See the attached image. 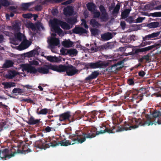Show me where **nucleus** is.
Wrapping results in <instances>:
<instances>
[{
    "label": "nucleus",
    "instance_id": "obj_41",
    "mask_svg": "<svg viewBox=\"0 0 161 161\" xmlns=\"http://www.w3.org/2000/svg\"><path fill=\"white\" fill-rule=\"evenodd\" d=\"M134 35L130 36L128 37L122 38L121 40V42H122L129 43L131 42L132 40V36H134Z\"/></svg>",
    "mask_w": 161,
    "mask_h": 161
},
{
    "label": "nucleus",
    "instance_id": "obj_26",
    "mask_svg": "<svg viewBox=\"0 0 161 161\" xmlns=\"http://www.w3.org/2000/svg\"><path fill=\"white\" fill-rule=\"evenodd\" d=\"M47 59L51 62H58L61 61L60 57H57L55 56H48L47 57Z\"/></svg>",
    "mask_w": 161,
    "mask_h": 161
},
{
    "label": "nucleus",
    "instance_id": "obj_43",
    "mask_svg": "<svg viewBox=\"0 0 161 161\" xmlns=\"http://www.w3.org/2000/svg\"><path fill=\"white\" fill-rule=\"evenodd\" d=\"M12 29L16 31H19L20 29V26L18 23L15 22V24L12 25Z\"/></svg>",
    "mask_w": 161,
    "mask_h": 161
},
{
    "label": "nucleus",
    "instance_id": "obj_48",
    "mask_svg": "<svg viewBox=\"0 0 161 161\" xmlns=\"http://www.w3.org/2000/svg\"><path fill=\"white\" fill-rule=\"evenodd\" d=\"M0 3L1 6H8L9 5V2L7 0H1Z\"/></svg>",
    "mask_w": 161,
    "mask_h": 161
},
{
    "label": "nucleus",
    "instance_id": "obj_47",
    "mask_svg": "<svg viewBox=\"0 0 161 161\" xmlns=\"http://www.w3.org/2000/svg\"><path fill=\"white\" fill-rule=\"evenodd\" d=\"M15 36L17 39L19 41H21L23 37H24V35L20 32L17 33Z\"/></svg>",
    "mask_w": 161,
    "mask_h": 161
},
{
    "label": "nucleus",
    "instance_id": "obj_57",
    "mask_svg": "<svg viewBox=\"0 0 161 161\" xmlns=\"http://www.w3.org/2000/svg\"><path fill=\"white\" fill-rule=\"evenodd\" d=\"M100 15V13L99 11H96L94 12V18H98Z\"/></svg>",
    "mask_w": 161,
    "mask_h": 161
},
{
    "label": "nucleus",
    "instance_id": "obj_5",
    "mask_svg": "<svg viewBox=\"0 0 161 161\" xmlns=\"http://www.w3.org/2000/svg\"><path fill=\"white\" fill-rule=\"evenodd\" d=\"M49 69L58 72V65H53L51 64L45 65L43 67H38V72L41 74H47L49 72Z\"/></svg>",
    "mask_w": 161,
    "mask_h": 161
},
{
    "label": "nucleus",
    "instance_id": "obj_53",
    "mask_svg": "<svg viewBox=\"0 0 161 161\" xmlns=\"http://www.w3.org/2000/svg\"><path fill=\"white\" fill-rule=\"evenodd\" d=\"M33 16V14H31L28 13L26 14H23V17L25 18L30 19Z\"/></svg>",
    "mask_w": 161,
    "mask_h": 161
},
{
    "label": "nucleus",
    "instance_id": "obj_7",
    "mask_svg": "<svg viewBox=\"0 0 161 161\" xmlns=\"http://www.w3.org/2000/svg\"><path fill=\"white\" fill-rule=\"evenodd\" d=\"M52 141V139L50 138H47L46 141H37L36 142L35 144V146L37 148L44 149H46L47 148H48L52 146L49 145V143H50Z\"/></svg>",
    "mask_w": 161,
    "mask_h": 161
},
{
    "label": "nucleus",
    "instance_id": "obj_22",
    "mask_svg": "<svg viewBox=\"0 0 161 161\" xmlns=\"http://www.w3.org/2000/svg\"><path fill=\"white\" fill-rule=\"evenodd\" d=\"M74 9L71 6H68L64 9V14L66 16L72 15Z\"/></svg>",
    "mask_w": 161,
    "mask_h": 161
},
{
    "label": "nucleus",
    "instance_id": "obj_36",
    "mask_svg": "<svg viewBox=\"0 0 161 161\" xmlns=\"http://www.w3.org/2000/svg\"><path fill=\"white\" fill-rule=\"evenodd\" d=\"M73 43L70 41H64L62 42V45L65 47H72Z\"/></svg>",
    "mask_w": 161,
    "mask_h": 161
},
{
    "label": "nucleus",
    "instance_id": "obj_42",
    "mask_svg": "<svg viewBox=\"0 0 161 161\" xmlns=\"http://www.w3.org/2000/svg\"><path fill=\"white\" fill-rule=\"evenodd\" d=\"M32 3H22L21 4V8L24 10H27L28 8L31 5Z\"/></svg>",
    "mask_w": 161,
    "mask_h": 161
},
{
    "label": "nucleus",
    "instance_id": "obj_1",
    "mask_svg": "<svg viewBox=\"0 0 161 161\" xmlns=\"http://www.w3.org/2000/svg\"><path fill=\"white\" fill-rule=\"evenodd\" d=\"M152 117L148 114H146V120L142 121L141 119H137L133 118L129 122L130 125L126 122H125L124 125L121 127L119 126L116 131L119 132L124 130H131L132 129L138 127L139 125L149 126L157 124H161V113L158 111H154L151 115Z\"/></svg>",
    "mask_w": 161,
    "mask_h": 161
},
{
    "label": "nucleus",
    "instance_id": "obj_38",
    "mask_svg": "<svg viewBox=\"0 0 161 161\" xmlns=\"http://www.w3.org/2000/svg\"><path fill=\"white\" fill-rule=\"evenodd\" d=\"M2 84L4 85V88L5 89H7L8 88H10L11 87L15 86V84L14 82H3L2 83Z\"/></svg>",
    "mask_w": 161,
    "mask_h": 161
},
{
    "label": "nucleus",
    "instance_id": "obj_49",
    "mask_svg": "<svg viewBox=\"0 0 161 161\" xmlns=\"http://www.w3.org/2000/svg\"><path fill=\"white\" fill-rule=\"evenodd\" d=\"M150 15L152 17H161V12L151 13Z\"/></svg>",
    "mask_w": 161,
    "mask_h": 161
},
{
    "label": "nucleus",
    "instance_id": "obj_30",
    "mask_svg": "<svg viewBox=\"0 0 161 161\" xmlns=\"http://www.w3.org/2000/svg\"><path fill=\"white\" fill-rule=\"evenodd\" d=\"M77 53L78 51L75 49H70L67 50V53L72 57L76 56Z\"/></svg>",
    "mask_w": 161,
    "mask_h": 161
},
{
    "label": "nucleus",
    "instance_id": "obj_44",
    "mask_svg": "<svg viewBox=\"0 0 161 161\" xmlns=\"http://www.w3.org/2000/svg\"><path fill=\"white\" fill-rule=\"evenodd\" d=\"M159 34L160 32L158 31L155 32H153L151 34H149V35L151 40H152L157 37L159 35Z\"/></svg>",
    "mask_w": 161,
    "mask_h": 161
},
{
    "label": "nucleus",
    "instance_id": "obj_39",
    "mask_svg": "<svg viewBox=\"0 0 161 161\" xmlns=\"http://www.w3.org/2000/svg\"><path fill=\"white\" fill-rule=\"evenodd\" d=\"M130 10L129 9H126L121 13V17L123 19H125L127 18L129 14Z\"/></svg>",
    "mask_w": 161,
    "mask_h": 161
},
{
    "label": "nucleus",
    "instance_id": "obj_25",
    "mask_svg": "<svg viewBox=\"0 0 161 161\" xmlns=\"http://www.w3.org/2000/svg\"><path fill=\"white\" fill-rule=\"evenodd\" d=\"M18 74L17 73L15 70H10L8 73L6 75V77L8 79H12Z\"/></svg>",
    "mask_w": 161,
    "mask_h": 161
},
{
    "label": "nucleus",
    "instance_id": "obj_15",
    "mask_svg": "<svg viewBox=\"0 0 161 161\" xmlns=\"http://www.w3.org/2000/svg\"><path fill=\"white\" fill-rule=\"evenodd\" d=\"M23 68L28 72L30 73L31 74H37V75L38 68L36 69L35 67L32 66L31 65H23Z\"/></svg>",
    "mask_w": 161,
    "mask_h": 161
},
{
    "label": "nucleus",
    "instance_id": "obj_51",
    "mask_svg": "<svg viewBox=\"0 0 161 161\" xmlns=\"http://www.w3.org/2000/svg\"><path fill=\"white\" fill-rule=\"evenodd\" d=\"M91 34L94 36H96L98 34V30L97 29H92L91 31Z\"/></svg>",
    "mask_w": 161,
    "mask_h": 161
},
{
    "label": "nucleus",
    "instance_id": "obj_56",
    "mask_svg": "<svg viewBox=\"0 0 161 161\" xmlns=\"http://www.w3.org/2000/svg\"><path fill=\"white\" fill-rule=\"evenodd\" d=\"M143 41H145L147 40H151L150 36L148 35L142 37Z\"/></svg>",
    "mask_w": 161,
    "mask_h": 161
},
{
    "label": "nucleus",
    "instance_id": "obj_32",
    "mask_svg": "<svg viewBox=\"0 0 161 161\" xmlns=\"http://www.w3.org/2000/svg\"><path fill=\"white\" fill-rule=\"evenodd\" d=\"M61 28L64 30H69L71 27L70 25L65 22L61 20L60 25Z\"/></svg>",
    "mask_w": 161,
    "mask_h": 161
},
{
    "label": "nucleus",
    "instance_id": "obj_18",
    "mask_svg": "<svg viewBox=\"0 0 161 161\" xmlns=\"http://www.w3.org/2000/svg\"><path fill=\"white\" fill-rule=\"evenodd\" d=\"M159 3L158 1L154 0L152 2L145 5L144 7V9L145 10H153L154 9V6L158 4Z\"/></svg>",
    "mask_w": 161,
    "mask_h": 161
},
{
    "label": "nucleus",
    "instance_id": "obj_21",
    "mask_svg": "<svg viewBox=\"0 0 161 161\" xmlns=\"http://www.w3.org/2000/svg\"><path fill=\"white\" fill-rule=\"evenodd\" d=\"M73 32L74 33L76 34H87L88 31L85 29L81 27H75L73 30Z\"/></svg>",
    "mask_w": 161,
    "mask_h": 161
},
{
    "label": "nucleus",
    "instance_id": "obj_24",
    "mask_svg": "<svg viewBox=\"0 0 161 161\" xmlns=\"http://www.w3.org/2000/svg\"><path fill=\"white\" fill-rule=\"evenodd\" d=\"M113 37L112 33L109 32H107L101 35L102 39L105 41H108L112 38Z\"/></svg>",
    "mask_w": 161,
    "mask_h": 161
},
{
    "label": "nucleus",
    "instance_id": "obj_4",
    "mask_svg": "<svg viewBox=\"0 0 161 161\" xmlns=\"http://www.w3.org/2000/svg\"><path fill=\"white\" fill-rule=\"evenodd\" d=\"M66 72V75L69 76H73L78 72V70L72 65H66L60 64L58 65V72L61 73Z\"/></svg>",
    "mask_w": 161,
    "mask_h": 161
},
{
    "label": "nucleus",
    "instance_id": "obj_13",
    "mask_svg": "<svg viewBox=\"0 0 161 161\" xmlns=\"http://www.w3.org/2000/svg\"><path fill=\"white\" fill-rule=\"evenodd\" d=\"M125 61V59H124L121 61H117L116 63L115 62L114 64L111 65L110 70L112 71L119 70L124 67V66L122 64L124 63Z\"/></svg>",
    "mask_w": 161,
    "mask_h": 161
},
{
    "label": "nucleus",
    "instance_id": "obj_20",
    "mask_svg": "<svg viewBox=\"0 0 161 161\" xmlns=\"http://www.w3.org/2000/svg\"><path fill=\"white\" fill-rule=\"evenodd\" d=\"M60 42L58 39L56 38H53L50 40L49 45L50 47L52 49H53L54 48L55 46H58Z\"/></svg>",
    "mask_w": 161,
    "mask_h": 161
},
{
    "label": "nucleus",
    "instance_id": "obj_28",
    "mask_svg": "<svg viewBox=\"0 0 161 161\" xmlns=\"http://www.w3.org/2000/svg\"><path fill=\"white\" fill-rule=\"evenodd\" d=\"M86 7L89 11L92 12L95 10L97 6L94 3L89 2L86 4Z\"/></svg>",
    "mask_w": 161,
    "mask_h": 161
},
{
    "label": "nucleus",
    "instance_id": "obj_52",
    "mask_svg": "<svg viewBox=\"0 0 161 161\" xmlns=\"http://www.w3.org/2000/svg\"><path fill=\"white\" fill-rule=\"evenodd\" d=\"M126 21L129 22L130 24L131 23L134 22V20L132 16H130L128 18H127L125 19Z\"/></svg>",
    "mask_w": 161,
    "mask_h": 161
},
{
    "label": "nucleus",
    "instance_id": "obj_34",
    "mask_svg": "<svg viewBox=\"0 0 161 161\" xmlns=\"http://www.w3.org/2000/svg\"><path fill=\"white\" fill-rule=\"evenodd\" d=\"M150 56L149 54L143 56L142 57L139 59L138 61L142 63L144 60H145L146 62H149L150 61Z\"/></svg>",
    "mask_w": 161,
    "mask_h": 161
},
{
    "label": "nucleus",
    "instance_id": "obj_33",
    "mask_svg": "<svg viewBox=\"0 0 161 161\" xmlns=\"http://www.w3.org/2000/svg\"><path fill=\"white\" fill-rule=\"evenodd\" d=\"M39 109V108H38L37 110V113L38 114L46 115L47 113L49 114V112L50 109L47 108H44L41 109L38 112V111Z\"/></svg>",
    "mask_w": 161,
    "mask_h": 161
},
{
    "label": "nucleus",
    "instance_id": "obj_3",
    "mask_svg": "<svg viewBox=\"0 0 161 161\" xmlns=\"http://www.w3.org/2000/svg\"><path fill=\"white\" fill-rule=\"evenodd\" d=\"M69 111H67L59 114L58 116L59 117V120L60 121H64L68 120L69 123L74 121L76 119H81L83 116L80 110L76 111L73 115L70 114Z\"/></svg>",
    "mask_w": 161,
    "mask_h": 161
},
{
    "label": "nucleus",
    "instance_id": "obj_59",
    "mask_svg": "<svg viewBox=\"0 0 161 161\" xmlns=\"http://www.w3.org/2000/svg\"><path fill=\"white\" fill-rule=\"evenodd\" d=\"M26 54V56L29 57H32L34 56L33 52L32 50L27 53Z\"/></svg>",
    "mask_w": 161,
    "mask_h": 161
},
{
    "label": "nucleus",
    "instance_id": "obj_61",
    "mask_svg": "<svg viewBox=\"0 0 161 161\" xmlns=\"http://www.w3.org/2000/svg\"><path fill=\"white\" fill-rule=\"evenodd\" d=\"M121 28L122 29H124L125 28L126 24L125 21H121L120 24Z\"/></svg>",
    "mask_w": 161,
    "mask_h": 161
},
{
    "label": "nucleus",
    "instance_id": "obj_46",
    "mask_svg": "<svg viewBox=\"0 0 161 161\" xmlns=\"http://www.w3.org/2000/svg\"><path fill=\"white\" fill-rule=\"evenodd\" d=\"M13 93H18L19 94H21L23 92V90L19 88H14L12 91Z\"/></svg>",
    "mask_w": 161,
    "mask_h": 161
},
{
    "label": "nucleus",
    "instance_id": "obj_10",
    "mask_svg": "<svg viewBox=\"0 0 161 161\" xmlns=\"http://www.w3.org/2000/svg\"><path fill=\"white\" fill-rule=\"evenodd\" d=\"M73 142H74L72 143L69 140H66L65 139L60 142L58 141V142H57L56 140H54L52 139V142H51L49 143V145L52 146V147H53L59 146V144L61 146H67L71 144L73 145L72 144L74 143V142L73 141Z\"/></svg>",
    "mask_w": 161,
    "mask_h": 161
},
{
    "label": "nucleus",
    "instance_id": "obj_55",
    "mask_svg": "<svg viewBox=\"0 0 161 161\" xmlns=\"http://www.w3.org/2000/svg\"><path fill=\"white\" fill-rule=\"evenodd\" d=\"M134 79L132 78L129 79L127 80L128 84L130 85H134Z\"/></svg>",
    "mask_w": 161,
    "mask_h": 161
},
{
    "label": "nucleus",
    "instance_id": "obj_9",
    "mask_svg": "<svg viewBox=\"0 0 161 161\" xmlns=\"http://www.w3.org/2000/svg\"><path fill=\"white\" fill-rule=\"evenodd\" d=\"M1 153L3 154V157H1V158L3 159L6 160V158H11L14 156L17 153H25L23 149H18L16 152H14L13 153H11L10 154H8L9 150L7 148H5L3 150H1Z\"/></svg>",
    "mask_w": 161,
    "mask_h": 161
},
{
    "label": "nucleus",
    "instance_id": "obj_35",
    "mask_svg": "<svg viewBox=\"0 0 161 161\" xmlns=\"http://www.w3.org/2000/svg\"><path fill=\"white\" fill-rule=\"evenodd\" d=\"M14 64L13 62L10 60H6L5 63L3 65V67L4 68H8L13 66Z\"/></svg>",
    "mask_w": 161,
    "mask_h": 161
},
{
    "label": "nucleus",
    "instance_id": "obj_23",
    "mask_svg": "<svg viewBox=\"0 0 161 161\" xmlns=\"http://www.w3.org/2000/svg\"><path fill=\"white\" fill-rule=\"evenodd\" d=\"M40 119H35L32 116H31L27 122L29 125H34L38 124L40 122Z\"/></svg>",
    "mask_w": 161,
    "mask_h": 161
},
{
    "label": "nucleus",
    "instance_id": "obj_31",
    "mask_svg": "<svg viewBox=\"0 0 161 161\" xmlns=\"http://www.w3.org/2000/svg\"><path fill=\"white\" fill-rule=\"evenodd\" d=\"M161 25V23L157 21L151 22L148 25V26L151 28H157Z\"/></svg>",
    "mask_w": 161,
    "mask_h": 161
},
{
    "label": "nucleus",
    "instance_id": "obj_40",
    "mask_svg": "<svg viewBox=\"0 0 161 161\" xmlns=\"http://www.w3.org/2000/svg\"><path fill=\"white\" fill-rule=\"evenodd\" d=\"M67 22L71 25H74L77 21L76 18L75 17H71L68 18L66 20Z\"/></svg>",
    "mask_w": 161,
    "mask_h": 161
},
{
    "label": "nucleus",
    "instance_id": "obj_19",
    "mask_svg": "<svg viewBox=\"0 0 161 161\" xmlns=\"http://www.w3.org/2000/svg\"><path fill=\"white\" fill-rule=\"evenodd\" d=\"M144 88H142L139 90L136 89L133 91V99H139L141 100L142 99L143 95L142 94H139L140 93V90H142Z\"/></svg>",
    "mask_w": 161,
    "mask_h": 161
},
{
    "label": "nucleus",
    "instance_id": "obj_12",
    "mask_svg": "<svg viewBox=\"0 0 161 161\" xmlns=\"http://www.w3.org/2000/svg\"><path fill=\"white\" fill-rule=\"evenodd\" d=\"M108 125H106L104 123L102 124L100 126V130L99 131H96V135H98L100 134H103L106 132L108 133H113L114 132V128L113 129L111 128L109 129Z\"/></svg>",
    "mask_w": 161,
    "mask_h": 161
},
{
    "label": "nucleus",
    "instance_id": "obj_8",
    "mask_svg": "<svg viewBox=\"0 0 161 161\" xmlns=\"http://www.w3.org/2000/svg\"><path fill=\"white\" fill-rule=\"evenodd\" d=\"M107 65V63H105L101 60H98L95 63H86L85 66L87 69H95L102 68V67H105Z\"/></svg>",
    "mask_w": 161,
    "mask_h": 161
},
{
    "label": "nucleus",
    "instance_id": "obj_11",
    "mask_svg": "<svg viewBox=\"0 0 161 161\" xmlns=\"http://www.w3.org/2000/svg\"><path fill=\"white\" fill-rule=\"evenodd\" d=\"M156 45H153L147 47H144L141 48H138L137 49H132L131 52L129 53V55H134L135 54H138L140 52H144L152 50L155 47Z\"/></svg>",
    "mask_w": 161,
    "mask_h": 161
},
{
    "label": "nucleus",
    "instance_id": "obj_37",
    "mask_svg": "<svg viewBox=\"0 0 161 161\" xmlns=\"http://www.w3.org/2000/svg\"><path fill=\"white\" fill-rule=\"evenodd\" d=\"M30 146V145L28 143H26L22 146V149L25 153H28L32 151L31 149L29 148Z\"/></svg>",
    "mask_w": 161,
    "mask_h": 161
},
{
    "label": "nucleus",
    "instance_id": "obj_17",
    "mask_svg": "<svg viewBox=\"0 0 161 161\" xmlns=\"http://www.w3.org/2000/svg\"><path fill=\"white\" fill-rule=\"evenodd\" d=\"M31 44V42L29 41L26 39H24L21 43L19 46V48L20 50H21L25 49L28 47Z\"/></svg>",
    "mask_w": 161,
    "mask_h": 161
},
{
    "label": "nucleus",
    "instance_id": "obj_2",
    "mask_svg": "<svg viewBox=\"0 0 161 161\" xmlns=\"http://www.w3.org/2000/svg\"><path fill=\"white\" fill-rule=\"evenodd\" d=\"M97 128L92 127L88 128L86 132H83L81 131L77 130L75 134L69 135V138L74 142L72 144L75 143H82L84 142L86 138H92L96 135Z\"/></svg>",
    "mask_w": 161,
    "mask_h": 161
},
{
    "label": "nucleus",
    "instance_id": "obj_63",
    "mask_svg": "<svg viewBox=\"0 0 161 161\" xmlns=\"http://www.w3.org/2000/svg\"><path fill=\"white\" fill-rule=\"evenodd\" d=\"M145 74L146 73L142 70L140 71L138 73L139 75L142 77H143Z\"/></svg>",
    "mask_w": 161,
    "mask_h": 161
},
{
    "label": "nucleus",
    "instance_id": "obj_62",
    "mask_svg": "<svg viewBox=\"0 0 161 161\" xmlns=\"http://www.w3.org/2000/svg\"><path fill=\"white\" fill-rule=\"evenodd\" d=\"M143 19H144L142 18L139 17L136 19V23L142 22Z\"/></svg>",
    "mask_w": 161,
    "mask_h": 161
},
{
    "label": "nucleus",
    "instance_id": "obj_60",
    "mask_svg": "<svg viewBox=\"0 0 161 161\" xmlns=\"http://www.w3.org/2000/svg\"><path fill=\"white\" fill-rule=\"evenodd\" d=\"M42 9V7L41 5H37L35 7V10L36 11H41Z\"/></svg>",
    "mask_w": 161,
    "mask_h": 161
},
{
    "label": "nucleus",
    "instance_id": "obj_14",
    "mask_svg": "<svg viewBox=\"0 0 161 161\" xmlns=\"http://www.w3.org/2000/svg\"><path fill=\"white\" fill-rule=\"evenodd\" d=\"M99 8L101 13V15L100 17L101 21H106L108 19V14L107 11L103 5H101L99 7Z\"/></svg>",
    "mask_w": 161,
    "mask_h": 161
},
{
    "label": "nucleus",
    "instance_id": "obj_27",
    "mask_svg": "<svg viewBox=\"0 0 161 161\" xmlns=\"http://www.w3.org/2000/svg\"><path fill=\"white\" fill-rule=\"evenodd\" d=\"M91 48L90 50L92 52L94 53L97 52L99 49L100 50V46H97L96 42L90 44Z\"/></svg>",
    "mask_w": 161,
    "mask_h": 161
},
{
    "label": "nucleus",
    "instance_id": "obj_29",
    "mask_svg": "<svg viewBox=\"0 0 161 161\" xmlns=\"http://www.w3.org/2000/svg\"><path fill=\"white\" fill-rule=\"evenodd\" d=\"M120 8V5L119 3H117L114 7L112 13V15L114 17H116L118 13Z\"/></svg>",
    "mask_w": 161,
    "mask_h": 161
},
{
    "label": "nucleus",
    "instance_id": "obj_16",
    "mask_svg": "<svg viewBox=\"0 0 161 161\" xmlns=\"http://www.w3.org/2000/svg\"><path fill=\"white\" fill-rule=\"evenodd\" d=\"M99 74V71H94L92 72L90 75L85 79L84 80V82L86 83L90 82L92 80L96 79Z\"/></svg>",
    "mask_w": 161,
    "mask_h": 161
},
{
    "label": "nucleus",
    "instance_id": "obj_50",
    "mask_svg": "<svg viewBox=\"0 0 161 161\" xmlns=\"http://www.w3.org/2000/svg\"><path fill=\"white\" fill-rule=\"evenodd\" d=\"M53 129V127H50L49 126H47L45 128L44 130L46 132H49L51 131H54Z\"/></svg>",
    "mask_w": 161,
    "mask_h": 161
},
{
    "label": "nucleus",
    "instance_id": "obj_64",
    "mask_svg": "<svg viewBox=\"0 0 161 161\" xmlns=\"http://www.w3.org/2000/svg\"><path fill=\"white\" fill-rule=\"evenodd\" d=\"M31 65H37L39 64L38 62L36 60H33L30 62Z\"/></svg>",
    "mask_w": 161,
    "mask_h": 161
},
{
    "label": "nucleus",
    "instance_id": "obj_58",
    "mask_svg": "<svg viewBox=\"0 0 161 161\" xmlns=\"http://www.w3.org/2000/svg\"><path fill=\"white\" fill-rule=\"evenodd\" d=\"M73 2L72 0H68L66 1L65 2H64L62 3V4L64 5H68L72 3Z\"/></svg>",
    "mask_w": 161,
    "mask_h": 161
},
{
    "label": "nucleus",
    "instance_id": "obj_45",
    "mask_svg": "<svg viewBox=\"0 0 161 161\" xmlns=\"http://www.w3.org/2000/svg\"><path fill=\"white\" fill-rule=\"evenodd\" d=\"M90 23L93 27L98 26L99 24L98 22L95 19H92L91 20Z\"/></svg>",
    "mask_w": 161,
    "mask_h": 161
},
{
    "label": "nucleus",
    "instance_id": "obj_54",
    "mask_svg": "<svg viewBox=\"0 0 161 161\" xmlns=\"http://www.w3.org/2000/svg\"><path fill=\"white\" fill-rule=\"evenodd\" d=\"M151 42H144L142 41V42L140 44V47H143L147 45H150L151 44Z\"/></svg>",
    "mask_w": 161,
    "mask_h": 161
},
{
    "label": "nucleus",
    "instance_id": "obj_6",
    "mask_svg": "<svg viewBox=\"0 0 161 161\" xmlns=\"http://www.w3.org/2000/svg\"><path fill=\"white\" fill-rule=\"evenodd\" d=\"M61 20L57 18H54L53 19L50 20L49 23L54 31L59 35L63 32L62 30L60 28L59 25H60Z\"/></svg>",
    "mask_w": 161,
    "mask_h": 161
}]
</instances>
